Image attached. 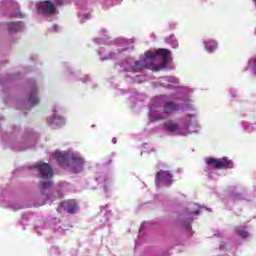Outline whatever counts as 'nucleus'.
Returning <instances> with one entry per match:
<instances>
[{
    "label": "nucleus",
    "mask_w": 256,
    "mask_h": 256,
    "mask_svg": "<svg viewBox=\"0 0 256 256\" xmlns=\"http://www.w3.org/2000/svg\"><path fill=\"white\" fill-rule=\"evenodd\" d=\"M169 55H171V51L165 48H160L156 51H147L145 52V58L143 60L135 61L134 65L126 68V71L132 73H141V71L149 69V63H153L155 57H162V62L152 67V71H161L167 67Z\"/></svg>",
    "instance_id": "f257e3e1"
},
{
    "label": "nucleus",
    "mask_w": 256,
    "mask_h": 256,
    "mask_svg": "<svg viewBox=\"0 0 256 256\" xmlns=\"http://www.w3.org/2000/svg\"><path fill=\"white\" fill-rule=\"evenodd\" d=\"M34 169L38 171L39 178L42 181L39 182L41 191H47V189L53 187V181H49L53 177V168L47 163H38L34 166Z\"/></svg>",
    "instance_id": "f03ea898"
},
{
    "label": "nucleus",
    "mask_w": 256,
    "mask_h": 256,
    "mask_svg": "<svg viewBox=\"0 0 256 256\" xmlns=\"http://www.w3.org/2000/svg\"><path fill=\"white\" fill-rule=\"evenodd\" d=\"M206 165L212 167V169H233V161L227 157L223 158H207Z\"/></svg>",
    "instance_id": "7ed1b4c3"
},
{
    "label": "nucleus",
    "mask_w": 256,
    "mask_h": 256,
    "mask_svg": "<svg viewBox=\"0 0 256 256\" xmlns=\"http://www.w3.org/2000/svg\"><path fill=\"white\" fill-rule=\"evenodd\" d=\"M155 183L158 187H169L173 184V174L169 171L160 170L156 173Z\"/></svg>",
    "instance_id": "20e7f679"
},
{
    "label": "nucleus",
    "mask_w": 256,
    "mask_h": 256,
    "mask_svg": "<svg viewBox=\"0 0 256 256\" xmlns=\"http://www.w3.org/2000/svg\"><path fill=\"white\" fill-rule=\"evenodd\" d=\"M37 11L40 15H55L57 8L55 4L49 0L39 2L37 5Z\"/></svg>",
    "instance_id": "39448f33"
},
{
    "label": "nucleus",
    "mask_w": 256,
    "mask_h": 256,
    "mask_svg": "<svg viewBox=\"0 0 256 256\" xmlns=\"http://www.w3.org/2000/svg\"><path fill=\"white\" fill-rule=\"evenodd\" d=\"M60 209H63L66 213H70V215H74L79 208L77 207V202L75 200H67L61 203Z\"/></svg>",
    "instance_id": "423d86ee"
},
{
    "label": "nucleus",
    "mask_w": 256,
    "mask_h": 256,
    "mask_svg": "<svg viewBox=\"0 0 256 256\" xmlns=\"http://www.w3.org/2000/svg\"><path fill=\"white\" fill-rule=\"evenodd\" d=\"M48 125L52 127V129H56V127H63L65 125V119L61 116H53L48 118Z\"/></svg>",
    "instance_id": "0eeeda50"
},
{
    "label": "nucleus",
    "mask_w": 256,
    "mask_h": 256,
    "mask_svg": "<svg viewBox=\"0 0 256 256\" xmlns=\"http://www.w3.org/2000/svg\"><path fill=\"white\" fill-rule=\"evenodd\" d=\"M177 109H179V104L175 102L168 101L164 104V113L166 115H170V113L177 111Z\"/></svg>",
    "instance_id": "6e6552de"
},
{
    "label": "nucleus",
    "mask_w": 256,
    "mask_h": 256,
    "mask_svg": "<svg viewBox=\"0 0 256 256\" xmlns=\"http://www.w3.org/2000/svg\"><path fill=\"white\" fill-rule=\"evenodd\" d=\"M164 129L168 131V133H175V131H179V124L169 120L164 122Z\"/></svg>",
    "instance_id": "1a4fd4ad"
},
{
    "label": "nucleus",
    "mask_w": 256,
    "mask_h": 256,
    "mask_svg": "<svg viewBox=\"0 0 256 256\" xmlns=\"http://www.w3.org/2000/svg\"><path fill=\"white\" fill-rule=\"evenodd\" d=\"M234 232L236 235H238V237H241L242 239H247V237H249V232L245 226H236L234 228Z\"/></svg>",
    "instance_id": "9d476101"
},
{
    "label": "nucleus",
    "mask_w": 256,
    "mask_h": 256,
    "mask_svg": "<svg viewBox=\"0 0 256 256\" xmlns=\"http://www.w3.org/2000/svg\"><path fill=\"white\" fill-rule=\"evenodd\" d=\"M23 29L22 22H10L8 23V31L9 33H17V31H21Z\"/></svg>",
    "instance_id": "9b49d317"
},
{
    "label": "nucleus",
    "mask_w": 256,
    "mask_h": 256,
    "mask_svg": "<svg viewBox=\"0 0 256 256\" xmlns=\"http://www.w3.org/2000/svg\"><path fill=\"white\" fill-rule=\"evenodd\" d=\"M204 47L208 53H213L217 49V42L210 39L204 42Z\"/></svg>",
    "instance_id": "f8f14e48"
},
{
    "label": "nucleus",
    "mask_w": 256,
    "mask_h": 256,
    "mask_svg": "<svg viewBox=\"0 0 256 256\" xmlns=\"http://www.w3.org/2000/svg\"><path fill=\"white\" fill-rule=\"evenodd\" d=\"M55 159L60 163V165H67V154H63L59 151L54 153Z\"/></svg>",
    "instance_id": "ddd939ff"
},
{
    "label": "nucleus",
    "mask_w": 256,
    "mask_h": 256,
    "mask_svg": "<svg viewBox=\"0 0 256 256\" xmlns=\"http://www.w3.org/2000/svg\"><path fill=\"white\" fill-rule=\"evenodd\" d=\"M84 163L85 161H83V158H77V157L73 158V165L74 167H78L79 170H81V167H83Z\"/></svg>",
    "instance_id": "4468645a"
},
{
    "label": "nucleus",
    "mask_w": 256,
    "mask_h": 256,
    "mask_svg": "<svg viewBox=\"0 0 256 256\" xmlns=\"http://www.w3.org/2000/svg\"><path fill=\"white\" fill-rule=\"evenodd\" d=\"M29 103H31L32 105H37V103H39V98H37V94L33 93L30 95L29 97Z\"/></svg>",
    "instance_id": "2eb2a0df"
},
{
    "label": "nucleus",
    "mask_w": 256,
    "mask_h": 256,
    "mask_svg": "<svg viewBox=\"0 0 256 256\" xmlns=\"http://www.w3.org/2000/svg\"><path fill=\"white\" fill-rule=\"evenodd\" d=\"M150 117H151V119H154V120H161V119H165L166 118L165 115H163V114H156L153 111H151Z\"/></svg>",
    "instance_id": "dca6fc26"
},
{
    "label": "nucleus",
    "mask_w": 256,
    "mask_h": 256,
    "mask_svg": "<svg viewBox=\"0 0 256 256\" xmlns=\"http://www.w3.org/2000/svg\"><path fill=\"white\" fill-rule=\"evenodd\" d=\"M166 43L175 45V36H169L168 38H166Z\"/></svg>",
    "instance_id": "f3484780"
},
{
    "label": "nucleus",
    "mask_w": 256,
    "mask_h": 256,
    "mask_svg": "<svg viewBox=\"0 0 256 256\" xmlns=\"http://www.w3.org/2000/svg\"><path fill=\"white\" fill-rule=\"evenodd\" d=\"M54 3L58 5L59 7L63 6V3H65L64 0H54Z\"/></svg>",
    "instance_id": "a211bd4d"
},
{
    "label": "nucleus",
    "mask_w": 256,
    "mask_h": 256,
    "mask_svg": "<svg viewBox=\"0 0 256 256\" xmlns=\"http://www.w3.org/2000/svg\"><path fill=\"white\" fill-rule=\"evenodd\" d=\"M12 16H13V17H19V18H21V17H23V14H21V12H17L16 14H13Z\"/></svg>",
    "instance_id": "6ab92c4d"
},
{
    "label": "nucleus",
    "mask_w": 256,
    "mask_h": 256,
    "mask_svg": "<svg viewBox=\"0 0 256 256\" xmlns=\"http://www.w3.org/2000/svg\"><path fill=\"white\" fill-rule=\"evenodd\" d=\"M256 2V0H254Z\"/></svg>",
    "instance_id": "aec40b11"
}]
</instances>
